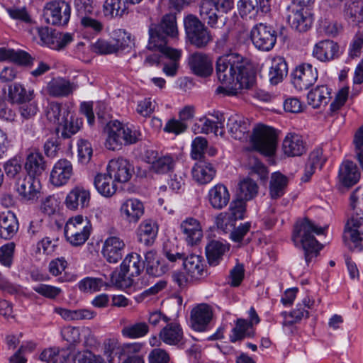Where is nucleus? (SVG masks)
<instances>
[{
	"instance_id": "3",
	"label": "nucleus",
	"mask_w": 363,
	"mask_h": 363,
	"mask_svg": "<svg viewBox=\"0 0 363 363\" xmlns=\"http://www.w3.org/2000/svg\"><path fill=\"white\" fill-rule=\"evenodd\" d=\"M104 133L106 135V147L113 151L121 149L123 145L137 143L141 137L139 130L124 125L117 120L108 122L104 128Z\"/></svg>"
},
{
	"instance_id": "5",
	"label": "nucleus",
	"mask_w": 363,
	"mask_h": 363,
	"mask_svg": "<svg viewBox=\"0 0 363 363\" xmlns=\"http://www.w3.org/2000/svg\"><path fill=\"white\" fill-rule=\"evenodd\" d=\"M251 144L257 152L267 156L273 155L277 145V135L275 130L264 124H257L250 135Z\"/></svg>"
},
{
	"instance_id": "44",
	"label": "nucleus",
	"mask_w": 363,
	"mask_h": 363,
	"mask_svg": "<svg viewBox=\"0 0 363 363\" xmlns=\"http://www.w3.org/2000/svg\"><path fill=\"white\" fill-rule=\"evenodd\" d=\"M214 116L216 118L217 121L214 122L208 118H201V133L208 134L213 133L216 135H223V127L225 118L223 114L220 112H216Z\"/></svg>"
},
{
	"instance_id": "24",
	"label": "nucleus",
	"mask_w": 363,
	"mask_h": 363,
	"mask_svg": "<svg viewBox=\"0 0 363 363\" xmlns=\"http://www.w3.org/2000/svg\"><path fill=\"white\" fill-rule=\"evenodd\" d=\"M227 127L231 136L239 140H247L250 137V125L243 117L238 114L231 115Z\"/></svg>"
},
{
	"instance_id": "50",
	"label": "nucleus",
	"mask_w": 363,
	"mask_h": 363,
	"mask_svg": "<svg viewBox=\"0 0 363 363\" xmlns=\"http://www.w3.org/2000/svg\"><path fill=\"white\" fill-rule=\"evenodd\" d=\"M257 191L258 186L252 179H244L239 183L238 196L240 200H251L257 195Z\"/></svg>"
},
{
	"instance_id": "31",
	"label": "nucleus",
	"mask_w": 363,
	"mask_h": 363,
	"mask_svg": "<svg viewBox=\"0 0 363 363\" xmlns=\"http://www.w3.org/2000/svg\"><path fill=\"white\" fill-rule=\"evenodd\" d=\"M18 230V221L16 215L9 211L0 214V238L10 240L14 237Z\"/></svg>"
},
{
	"instance_id": "10",
	"label": "nucleus",
	"mask_w": 363,
	"mask_h": 363,
	"mask_svg": "<svg viewBox=\"0 0 363 363\" xmlns=\"http://www.w3.org/2000/svg\"><path fill=\"white\" fill-rule=\"evenodd\" d=\"M71 6L65 1L48 2L43 9L45 21L54 26L67 25L70 18Z\"/></svg>"
},
{
	"instance_id": "19",
	"label": "nucleus",
	"mask_w": 363,
	"mask_h": 363,
	"mask_svg": "<svg viewBox=\"0 0 363 363\" xmlns=\"http://www.w3.org/2000/svg\"><path fill=\"white\" fill-rule=\"evenodd\" d=\"M189 66L194 74L201 77L210 76L213 70L210 57L202 52L191 54L189 57Z\"/></svg>"
},
{
	"instance_id": "36",
	"label": "nucleus",
	"mask_w": 363,
	"mask_h": 363,
	"mask_svg": "<svg viewBox=\"0 0 363 363\" xmlns=\"http://www.w3.org/2000/svg\"><path fill=\"white\" fill-rule=\"evenodd\" d=\"M94 184L97 191L106 198L113 196L117 190L115 181L108 172L97 174L94 177Z\"/></svg>"
},
{
	"instance_id": "40",
	"label": "nucleus",
	"mask_w": 363,
	"mask_h": 363,
	"mask_svg": "<svg viewBox=\"0 0 363 363\" xmlns=\"http://www.w3.org/2000/svg\"><path fill=\"white\" fill-rule=\"evenodd\" d=\"M25 169L28 174L34 178L42 174L45 169L43 156L38 152H31L26 157Z\"/></svg>"
},
{
	"instance_id": "51",
	"label": "nucleus",
	"mask_w": 363,
	"mask_h": 363,
	"mask_svg": "<svg viewBox=\"0 0 363 363\" xmlns=\"http://www.w3.org/2000/svg\"><path fill=\"white\" fill-rule=\"evenodd\" d=\"M149 332V327L145 322H138L124 326L121 330L123 337L137 339L145 336Z\"/></svg>"
},
{
	"instance_id": "41",
	"label": "nucleus",
	"mask_w": 363,
	"mask_h": 363,
	"mask_svg": "<svg viewBox=\"0 0 363 363\" xmlns=\"http://www.w3.org/2000/svg\"><path fill=\"white\" fill-rule=\"evenodd\" d=\"M46 117L51 123L59 125L69 117L70 111L69 108L57 102L50 103L45 109Z\"/></svg>"
},
{
	"instance_id": "6",
	"label": "nucleus",
	"mask_w": 363,
	"mask_h": 363,
	"mask_svg": "<svg viewBox=\"0 0 363 363\" xmlns=\"http://www.w3.org/2000/svg\"><path fill=\"white\" fill-rule=\"evenodd\" d=\"M91 225L86 217L81 215L70 218L65 227V235L72 246L82 245L89 238Z\"/></svg>"
},
{
	"instance_id": "63",
	"label": "nucleus",
	"mask_w": 363,
	"mask_h": 363,
	"mask_svg": "<svg viewBox=\"0 0 363 363\" xmlns=\"http://www.w3.org/2000/svg\"><path fill=\"white\" fill-rule=\"evenodd\" d=\"M59 201L54 196H49L41 203L42 211L50 216L55 214L59 210Z\"/></svg>"
},
{
	"instance_id": "9",
	"label": "nucleus",
	"mask_w": 363,
	"mask_h": 363,
	"mask_svg": "<svg viewBox=\"0 0 363 363\" xmlns=\"http://www.w3.org/2000/svg\"><path fill=\"white\" fill-rule=\"evenodd\" d=\"M164 254L171 262L182 260L184 267L191 279H199L204 275V265L201 257L196 255L186 257L183 252L168 250L167 245L164 247Z\"/></svg>"
},
{
	"instance_id": "15",
	"label": "nucleus",
	"mask_w": 363,
	"mask_h": 363,
	"mask_svg": "<svg viewBox=\"0 0 363 363\" xmlns=\"http://www.w3.org/2000/svg\"><path fill=\"white\" fill-rule=\"evenodd\" d=\"M145 269V263L140 255L131 252L126 255L121 264V272L118 273V280H123L125 277H138Z\"/></svg>"
},
{
	"instance_id": "58",
	"label": "nucleus",
	"mask_w": 363,
	"mask_h": 363,
	"mask_svg": "<svg viewBox=\"0 0 363 363\" xmlns=\"http://www.w3.org/2000/svg\"><path fill=\"white\" fill-rule=\"evenodd\" d=\"M79 161L82 164H87L92 156L93 150L91 143L84 139H80L77 143Z\"/></svg>"
},
{
	"instance_id": "37",
	"label": "nucleus",
	"mask_w": 363,
	"mask_h": 363,
	"mask_svg": "<svg viewBox=\"0 0 363 363\" xmlns=\"http://www.w3.org/2000/svg\"><path fill=\"white\" fill-rule=\"evenodd\" d=\"M229 250V246L219 240H211L206 246V255L211 266L218 265L223 255Z\"/></svg>"
},
{
	"instance_id": "16",
	"label": "nucleus",
	"mask_w": 363,
	"mask_h": 363,
	"mask_svg": "<svg viewBox=\"0 0 363 363\" xmlns=\"http://www.w3.org/2000/svg\"><path fill=\"white\" fill-rule=\"evenodd\" d=\"M73 175V166L67 159L57 160L50 172V181L55 186H61L68 183Z\"/></svg>"
},
{
	"instance_id": "60",
	"label": "nucleus",
	"mask_w": 363,
	"mask_h": 363,
	"mask_svg": "<svg viewBox=\"0 0 363 363\" xmlns=\"http://www.w3.org/2000/svg\"><path fill=\"white\" fill-rule=\"evenodd\" d=\"M33 289L40 295L50 299L55 298L62 292V289L60 288L43 284L33 286Z\"/></svg>"
},
{
	"instance_id": "20",
	"label": "nucleus",
	"mask_w": 363,
	"mask_h": 363,
	"mask_svg": "<svg viewBox=\"0 0 363 363\" xmlns=\"http://www.w3.org/2000/svg\"><path fill=\"white\" fill-rule=\"evenodd\" d=\"M40 181L29 175H23L15 181V188L18 194L26 201L33 200L38 194Z\"/></svg>"
},
{
	"instance_id": "23",
	"label": "nucleus",
	"mask_w": 363,
	"mask_h": 363,
	"mask_svg": "<svg viewBox=\"0 0 363 363\" xmlns=\"http://www.w3.org/2000/svg\"><path fill=\"white\" fill-rule=\"evenodd\" d=\"M123 240L116 236L108 237L102 247V255L109 263H117L121 259L125 248Z\"/></svg>"
},
{
	"instance_id": "62",
	"label": "nucleus",
	"mask_w": 363,
	"mask_h": 363,
	"mask_svg": "<svg viewBox=\"0 0 363 363\" xmlns=\"http://www.w3.org/2000/svg\"><path fill=\"white\" fill-rule=\"evenodd\" d=\"M353 143L356 158L363 170V125L356 132Z\"/></svg>"
},
{
	"instance_id": "1",
	"label": "nucleus",
	"mask_w": 363,
	"mask_h": 363,
	"mask_svg": "<svg viewBox=\"0 0 363 363\" xmlns=\"http://www.w3.org/2000/svg\"><path fill=\"white\" fill-rule=\"evenodd\" d=\"M216 75L222 84L215 92L223 96H237L240 90L250 89L255 82V75L246 67L245 58L240 54L231 52L219 57L216 61Z\"/></svg>"
},
{
	"instance_id": "7",
	"label": "nucleus",
	"mask_w": 363,
	"mask_h": 363,
	"mask_svg": "<svg viewBox=\"0 0 363 363\" xmlns=\"http://www.w3.org/2000/svg\"><path fill=\"white\" fill-rule=\"evenodd\" d=\"M233 8V0H201L200 16L212 27H216L218 19Z\"/></svg>"
},
{
	"instance_id": "46",
	"label": "nucleus",
	"mask_w": 363,
	"mask_h": 363,
	"mask_svg": "<svg viewBox=\"0 0 363 363\" xmlns=\"http://www.w3.org/2000/svg\"><path fill=\"white\" fill-rule=\"evenodd\" d=\"M158 228L155 222L151 220L143 221L139 228V240L148 245L152 244L157 237Z\"/></svg>"
},
{
	"instance_id": "2",
	"label": "nucleus",
	"mask_w": 363,
	"mask_h": 363,
	"mask_svg": "<svg viewBox=\"0 0 363 363\" xmlns=\"http://www.w3.org/2000/svg\"><path fill=\"white\" fill-rule=\"evenodd\" d=\"M323 233L324 228L316 225L308 218L298 220L294 225L292 240L296 247H301L304 250L307 264L312 261L313 258L318 255L323 247L314 235H322Z\"/></svg>"
},
{
	"instance_id": "64",
	"label": "nucleus",
	"mask_w": 363,
	"mask_h": 363,
	"mask_svg": "<svg viewBox=\"0 0 363 363\" xmlns=\"http://www.w3.org/2000/svg\"><path fill=\"white\" fill-rule=\"evenodd\" d=\"M149 363H169V354L161 348H155L148 354Z\"/></svg>"
},
{
	"instance_id": "59",
	"label": "nucleus",
	"mask_w": 363,
	"mask_h": 363,
	"mask_svg": "<svg viewBox=\"0 0 363 363\" xmlns=\"http://www.w3.org/2000/svg\"><path fill=\"white\" fill-rule=\"evenodd\" d=\"M15 250V244L9 242L0 247V263L6 267H10L13 262V253Z\"/></svg>"
},
{
	"instance_id": "52",
	"label": "nucleus",
	"mask_w": 363,
	"mask_h": 363,
	"mask_svg": "<svg viewBox=\"0 0 363 363\" xmlns=\"http://www.w3.org/2000/svg\"><path fill=\"white\" fill-rule=\"evenodd\" d=\"M143 347V344L140 342L124 343L118 348V358L125 357V360L133 359L135 358H143L140 352Z\"/></svg>"
},
{
	"instance_id": "61",
	"label": "nucleus",
	"mask_w": 363,
	"mask_h": 363,
	"mask_svg": "<svg viewBox=\"0 0 363 363\" xmlns=\"http://www.w3.org/2000/svg\"><path fill=\"white\" fill-rule=\"evenodd\" d=\"M92 48L95 52L101 55L116 53L113 40L108 41L104 39H99L93 44Z\"/></svg>"
},
{
	"instance_id": "4",
	"label": "nucleus",
	"mask_w": 363,
	"mask_h": 363,
	"mask_svg": "<svg viewBox=\"0 0 363 363\" xmlns=\"http://www.w3.org/2000/svg\"><path fill=\"white\" fill-rule=\"evenodd\" d=\"M178 27L175 13L164 15L159 24L152 25L149 29L148 50L162 49L167 46V38H177Z\"/></svg>"
},
{
	"instance_id": "42",
	"label": "nucleus",
	"mask_w": 363,
	"mask_h": 363,
	"mask_svg": "<svg viewBox=\"0 0 363 363\" xmlns=\"http://www.w3.org/2000/svg\"><path fill=\"white\" fill-rule=\"evenodd\" d=\"M288 178L279 172L272 174L269 182V194L274 199L282 196L288 184Z\"/></svg>"
},
{
	"instance_id": "22",
	"label": "nucleus",
	"mask_w": 363,
	"mask_h": 363,
	"mask_svg": "<svg viewBox=\"0 0 363 363\" xmlns=\"http://www.w3.org/2000/svg\"><path fill=\"white\" fill-rule=\"evenodd\" d=\"M282 150L288 157H298L306 151V144L302 135L296 133H288L282 142Z\"/></svg>"
},
{
	"instance_id": "8",
	"label": "nucleus",
	"mask_w": 363,
	"mask_h": 363,
	"mask_svg": "<svg viewBox=\"0 0 363 363\" xmlns=\"http://www.w3.org/2000/svg\"><path fill=\"white\" fill-rule=\"evenodd\" d=\"M184 25L187 38L197 48H205L212 40L210 32L196 16H186L184 18Z\"/></svg>"
},
{
	"instance_id": "57",
	"label": "nucleus",
	"mask_w": 363,
	"mask_h": 363,
	"mask_svg": "<svg viewBox=\"0 0 363 363\" xmlns=\"http://www.w3.org/2000/svg\"><path fill=\"white\" fill-rule=\"evenodd\" d=\"M125 11L121 7V0H106L103 5V13L108 18L121 16Z\"/></svg>"
},
{
	"instance_id": "21",
	"label": "nucleus",
	"mask_w": 363,
	"mask_h": 363,
	"mask_svg": "<svg viewBox=\"0 0 363 363\" xmlns=\"http://www.w3.org/2000/svg\"><path fill=\"white\" fill-rule=\"evenodd\" d=\"M120 213L126 222L136 223L144 215V205L138 199H128L121 204Z\"/></svg>"
},
{
	"instance_id": "12",
	"label": "nucleus",
	"mask_w": 363,
	"mask_h": 363,
	"mask_svg": "<svg viewBox=\"0 0 363 363\" xmlns=\"http://www.w3.org/2000/svg\"><path fill=\"white\" fill-rule=\"evenodd\" d=\"M286 17L291 27L298 32L307 31L313 21V16L308 9L295 3L287 6Z\"/></svg>"
},
{
	"instance_id": "13",
	"label": "nucleus",
	"mask_w": 363,
	"mask_h": 363,
	"mask_svg": "<svg viewBox=\"0 0 363 363\" xmlns=\"http://www.w3.org/2000/svg\"><path fill=\"white\" fill-rule=\"evenodd\" d=\"M291 82L299 91L308 89L317 80V69L309 63H303L297 66L291 72Z\"/></svg>"
},
{
	"instance_id": "34",
	"label": "nucleus",
	"mask_w": 363,
	"mask_h": 363,
	"mask_svg": "<svg viewBox=\"0 0 363 363\" xmlns=\"http://www.w3.org/2000/svg\"><path fill=\"white\" fill-rule=\"evenodd\" d=\"M160 339L168 345H177L184 338L181 325L177 323H167L159 333Z\"/></svg>"
},
{
	"instance_id": "30",
	"label": "nucleus",
	"mask_w": 363,
	"mask_h": 363,
	"mask_svg": "<svg viewBox=\"0 0 363 363\" xmlns=\"http://www.w3.org/2000/svg\"><path fill=\"white\" fill-rule=\"evenodd\" d=\"M269 65V80L272 84L281 82L287 74L288 66L284 57L275 56L267 60Z\"/></svg>"
},
{
	"instance_id": "11",
	"label": "nucleus",
	"mask_w": 363,
	"mask_h": 363,
	"mask_svg": "<svg viewBox=\"0 0 363 363\" xmlns=\"http://www.w3.org/2000/svg\"><path fill=\"white\" fill-rule=\"evenodd\" d=\"M250 38L257 50L269 51L273 49L277 43V34L272 26L260 23L252 27Z\"/></svg>"
},
{
	"instance_id": "38",
	"label": "nucleus",
	"mask_w": 363,
	"mask_h": 363,
	"mask_svg": "<svg viewBox=\"0 0 363 363\" xmlns=\"http://www.w3.org/2000/svg\"><path fill=\"white\" fill-rule=\"evenodd\" d=\"M331 89L326 85H320L312 89L307 95L308 104L313 108L326 105L331 98Z\"/></svg>"
},
{
	"instance_id": "55",
	"label": "nucleus",
	"mask_w": 363,
	"mask_h": 363,
	"mask_svg": "<svg viewBox=\"0 0 363 363\" xmlns=\"http://www.w3.org/2000/svg\"><path fill=\"white\" fill-rule=\"evenodd\" d=\"M4 169L6 176L16 181L26 174L23 171L21 160L17 157H13L6 161L4 164Z\"/></svg>"
},
{
	"instance_id": "18",
	"label": "nucleus",
	"mask_w": 363,
	"mask_h": 363,
	"mask_svg": "<svg viewBox=\"0 0 363 363\" xmlns=\"http://www.w3.org/2000/svg\"><path fill=\"white\" fill-rule=\"evenodd\" d=\"M312 55L320 62H330L339 57L340 47L338 44L333 40H320L315 44L312 51Z\"/></svg>"
},
{
	"instance_id": "48",
	"label": "nucleus",
	"mask_w": 363,
	"mask_h": 363,
	"mask_svg": "<svg viewBox=\"0 0 363 363\" xmlns=\"http://www.w3.org/2000/svg\"><path fill=\"white\" fill-rule=\"evenodd\" d=\"M112 40L116 47V53L120 51H128L134 45L131 35L122 29L113 32Z\"/></svg>"
},
{
	"instance_id": "53",
	"label": "nucleus",
	"mask_w": 363,
	"mask_h": 363,
	"mask_svg": "<svg viewBox=\"0 0 363 363\" xmlns=\"http://www.w3.org/2000/svg\"><path fill=\"white\" fill-rule=\"evenodd\" d=\"M67 358L65 351L56 347L45 349L40 354V359L47 363H65Z\"/></svg>"
},
{
	"instance_id": "26",
	"label": "nucleus",
	"mask_w": 363,
	"mask_h": 363,
	"mask_svg": "<svg viewBox=\"0 0 363 363\" xmlns=\"http://www.w3.org/2000/svg\"><path fill=\"white\" fill-rule=\"evenodd\" d=\"M180 228L189 245H197L203 237L201 224L194 218H187L183 220L180 224Z\"/></svg>"
},
{
	"instance_id": "29",
	"label": "nucleus",
	"mask_w": 363,
	"mask_h": 363,
	"mask_svg": "<svg viewBox=\"0 0 363 363\" xmlns=\"http://www.w3.org/2000/svg\"><path fill=\"white\" fill-rule=\"evenodd\" d=\"M230 195L228 188L222 184H217L211 187L208 193V199L211 207L216 210H221L227 206Z\"/></svg>"
},
{
	"instance_id": "39",
	"label": "nucleus",
	"mask_w": 363,
	"mask_h": 363,
	"mask_svg": "<svg viewBox=\"0 0 363 363\" xmlns=\"http://www.w3.org/2000/svg\"><path fill=\"white\" fill-rule=\"evenodd\" d=\"M154 50L159 51L164 57L172 60L169 63L164 64L162 71L167 76H175L179 67L178 62L182 56V50L172 48H164L162 49H155Z\"/></svg>"
},
{
	"instance_id": "33",
	"label": "nucleus",
	"mask_w": 363,
	"mask_h": 363,
	"mask_svg": "<svg viewBox=\"0 0 363 363\" xmlns=\"http://www.w3.org/2000/svg\"><path fill=\"white\" fill-rule=\"evenodd\" d=\"M90 201L89 191L81 186H77L69 191L65 199L66 206L71 210H75L79 206L87 207Z\"/></svg>"
},
{
	"instance_id": "54",
	"label": "nucleus",
	"mask_w": 363,
	"mask_h": 363,
	"mask_svg": "<svg viewBox=\"0 0 363 363\" xmlns=\"http://www.w3.org/2000/svg\"><path fill=\"white\" fill-rule=\"evenodd\" d=\"M239 14L242 18L255 16L260 10L257 0H239L237 4Z\"/></svg>"
},
{
	"instance_id": "49",
	"label": "nucleus",
	"mask_w": 363,
	"mask_h": 363,
	"mask_svg": "<svg viewBox=\"0 0 363 363\" xmlns=\"http://www.w3.org/2000/svg\"><path fill=\"white\" fill-rule=\"evenodd\" d=\"M82 121L80 118H74L72 116L66 117L65 121L60 123L57 130H61V135L64 138H69L76 134L80 129Z\"/></svg>"
},
{
	"instance_id": "47",
	"label": "nucleus",
	"mask_w": 363,
	"mask_h": 363,
	"mask_svg": "<svg viewBox=\"0 0 363 363\" xmlns=\"http://www.w3.org/2000/svg\"><path fill=\"white\" fill-rule=\"evenodd\" d=\"M177 163V158L171 155H166L159 158L152 165L150 170L158 174H164L174 170Z\"/></svg>"
},
{
	"instance_id": "25",
	"label": "nucleus",
	"mask_w": 363,
	"mask_h": 363,
	"mask_svg": "<svg viewBox=\"0 0 363 363\" xmlns=\"http://www.w3.org/2000/svg\"><path fill=\"white\" fill-rule=\"evenodd\" d=\"M106 170L112 177H114V181L118 182H126L132 175L129 162L121 157L110 160Z\"/></svg>"
},
{
	"instance_id": "28",
	"label": "nucleus",
	"mask_w": 363,
	"mask_h": 363,
	"mask_svg": "<svg viewBox=\"0 0 363 363\" xmlns=\"http://www.w3.org/2000/svg\"><path fill=\"white\" fill-rule=\"evenodd\" d=\"M144 263L147 274L152 277H161L169 270L165 261L159 257L154 250L147 251L145 254Z\"/></svg>"
},
{
	"instance_id": "45",
	"label": "nucleus",
	"mask_w": 363,
	"mask_h": 363,
	"mask_svg": "<svg viewBox=\"0 0 363 363\" xmlns=\"http://www.w3.org/2000/svg\"><path fill=\"white\" fill-rule=\"evenodd\" d=\"M9 97L13 103L30 102L34 98V91L30 89L26 90L23 85L14 83L9 89Z\"/></svg>"
},
{
	"instance_id": "43",
	"label": "nucleus",
	"mask_w": 363,
	"mask_h": 363,
	"mask_svg": "<svg viewBox=\"0 0 363 363\" xmlns=\"http://www.w3.org/2000/svg\"><path fill=\"white\" fill-rule=\"evenodd\" d=\"M255 335L253 327L248 323L247 320L242 318H238L236 320L235 326L232 329V334L230 336V340L235 342L246 337H252Z\"/></svg>"
},
{
	"instance_id": "14",
	"label": "nucleus",
	"mask_w": 363,
	"mask_h": 363,
	"mask_svg": "<svg viewBox=\"0 0 363 363\" xmlns=\"http://www.w3.org/2000/svg\"><path fill=\"white\" fill-rule=\"evenodd\" d=\"M213 315V310L209 305L206 303L197 305L191 311L190 323L192 329L199 332L206 331Z\"/></svg>"
},
{
	"instance_id": "32",
	"label": "nucleus",
	"mask_w": 363,
	"mask_h": 363,
	"mask_svg": "<svg viewBox=\"0 0 363 363\" xmlns=\"http://www.w3.org/2000/svg\"><path fill=\"white\" fill-rule=\"evenodd\" d=\"M216 170L213 165L205 160H199L192 168L193 179L200 184H206L216 176Z\"/></svg>"
},
{
	"instance_id": "56",
	"label": "nucleus",
	"mask_w": 363,
	"mask_h": 363,
	"mask_svg": "<svg viewBox=\"0 0 363 363\" xmlns=\"http://www.w3.org/2000/svg\"><path fill=\"white\" fill-rule=\"evenodd\" d=\"M105 284L101 278L86 277L79 282L78 287L81 291L93 293L100 291Z\"/></svg>"
},
{
	"instance_id": "17",
	"label": "nucleus",
	"mask_w": 363,
	"mask_h": 363,
	"mask_svg": "<svg viewBox=\"0 0 363 363\" xmlns=\"http://www.w3.org/2000/svg\"><path fill=\"white\" fill-rule=\"evenodd\" d=\"M77 88L76 83L64 77H56L47 84L45 91L50 96L62 98L72 94Z\"/></svg>"
},
{
	"instance_id": "35",
	"label": "nucleus",
	"mask_w": 363,
	"mask_h": 363,
	"mask_svg": "<svg viewBox=\"0 0 363 363\" xmlns=\"http://www.w3.org/2000/svg\"><path fill=\"white\" fill-rule=\"evenodd\" d=\"M357 214L358 213L357 212ZM347 233L354 247L359 251L363 250V217L354 216L347 224Z\"/></svg>"
},
{
	"instance_id": "27",
	"label": "nucleus",
	"mask_w": 363,
	"mask_h": 363,
	"mask_svg": "<svg viewBox=\"0 0 363 363\" xmlns=\"http://www.w3.org/2000/svg\"><path fill=\"white\" fill-rule=\"evenodd\" d=\"M360 179V172L357 164L352 161H344L339 168V182L345 187L355 185Z\"/></svg>"
}]
</instances>
